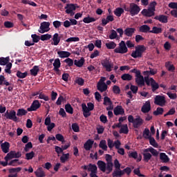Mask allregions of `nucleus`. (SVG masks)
Returning <instances> with one entry per match:
<instances>
[{
  "label": "nucleus",
  "mask_w": 177,
  "mask_h": 177,
  "mask_svg": "<svg viewBox=\"0 0 177 177\" xmlns=\"http://www.w3.org/2000/svg\"><path fill=\"white\" fill-rule=\"evenodd\" d=\"M97 165L102 172H106V162H103V160H98L97 162Z\"/></svg>",
  "instance_id": "obj_27"
},
{
  "label": "nucleus",
  "mask_w": 177,
  "mask_h": 177,
  "mask_svg": "<svg viewBox=\"0 0 177 177\" xmlns=\"http://www.w3.org/2000/svg\"><path fill=\"white\" fill-rule=\"evenodd\" d=\"M93 21H96V19H95L94 17H91L89 16L83 19V22L86 24H89V23H93Z\"/></svg>",
  "instance_id": "obj_40"
},
{
  "label": "nucleus",
  "mask_w": 177,
  "mask_h": 177,
  "mask_svg": "<svg viewBox=\"0 0 177 177\" xmlns=\"http://www.w3.org/2000/svg\"><path fill=\"white\" fill-rule=\"evenodd\" d=\"M30 75L33 77H37L38 73H39V67L38 66H34L32 69L30 71Z\"/></svg>",
  "instance_id": "obj_34"
},
{
  "label": "nucleus",
  "mask_w": 177,
  "mask_h": 177,
  "mask_svg": "<svg viewBox=\"0 0 177 177\" xmlns=\"http://www.w3.org/2000/svg\"><path fill=\"white\" fill-rule=\"evenodd\" d=\"M8 63H9V57H0V66H6V64Z\"/></svg>",
  "instance_id": "obj_45"
},
{
  "label": "nucleus",
  "mask_w": 177,
  "mask_h": 177,
  "mask_svg": "<svg viewBox=\"0 0 177 177\" xmlns=\"http://www.w3.org/2000/svg\"><path fill=\"white\" fill-rule=\"evenodd\" d=\"M38 98L39 99H42L43 100H45V102H48V100H49V97H48V95H46L45 94H44L41 91L39 94Z\"/></svg>",
  "instance_id": "obj_60"
},
{
  "label": "nucleus",
  "mask_w": 177,
  "mask_h": 177,
  "mask_svg": "<svg viewBox=\"0 0 177 177\" xmlns=\"http://www.w3.org/2000/svg\"><path fill=\"white\" fill-rule=\"evenodd\" d=\"M88 171L91 172V174H97V167L96 165L90 163L88 165Z\"/></svg>",
  "instance_id": "obj_30"
},
{
  "label": "nucleus",
  "mask_w": 177,
  "mask_h": 177,
  "mask_svg": "<svg viewBox=\"0 0 177 177\" xmlns=\"http://www.w3.org/2000/svg\"><path fill=\"white\" fill-rule=\"evenodd\" d=\"M141 15H142V16H145V17H151V16H154L156 13L154 12V10H152L150 8H145L142 10Z\"/></svg>",
  "instance_id": "obj_15"
},
{
  "label": "nucleus",
  "mask_w": 177,
  "mask_h": 177,
  "mask_svg": "<svg viewBox=\"0 0 177 177\" xmlns=\"http://www.w3.org/2000/svg\"><path fill=\"white\" fill-rule=\"evenodd\" d=\"M31 38L32 39L33 44H37V42H39V40L41 39V37H39L37 34L32 35Z\"/></svg>",
  "instance_id": "obj_49"
},
{
  "label": "nucleus",
  "mask_w": 177,
  "mask_h": 177,
  "mask_svg": "<svg viewBox=\"0 0 177 177\" xmlns=\"http://www.w3.org/2000/svg\"><path fill=\"white\" fill-rule=\"evenodd\" d=\"M160 160L163 162H169V158L167 156L165 153H160Z\"/></svg>",
  "instance_id": "obj_37"
},
{
  "label": "nucleus",
  "mask_w": 177,
  "mask_h": 177,
  "mask_svg": "<svg viewBox=\"0 0 177 177\" xmlns=\"http://www.w3.org/2000/svg\"><path fill=\"white\" fill-rule=\"evenodd\" d=\"M27 111L24 109H19L17 110V117H23V115H27Z\"/></svg>",
  "instance_id": "obj_44"
},
{
  "label": "nucleus",
  "mask_w": 177,
  "mask_h": 177,
  "mask_svg": "<svg viewBox=\"0 0 177 177\" xmlns=\"http://www.w3.org/2000/svg\"><path fill=\"white\" fill-rule=\"evenodd\" d=\"M95 109V104L92 102H88L86 104L82 103V109L83 112V115L84 118H88V117H91V111H93Z\"/></svg>",
  "instance_id": "obj_1"
},
{
  "label": "nucleus",
  "mask_w": 177,
  "mask_h": 177,
  "mask_svg": "<svg viewBox=\"0 0 177 177\" xmlns=\"http://www.w3.org/2000/svg\"><path fill=\"white\" fill-rule=\"evenodd\" d=\"M123 175L124 171L121 169H115L112 174L113 177H121Z\"/></svg>",
  "instance_id": "obj_32"
},
{
  "label": "nucleus",
  "mask_w": 177,
  "mask_h": 177,
  "mask_svg": "<svg viewBox=\"0 0 177 177\" xmlns=\"http://www.w3.org/2000/svg\"><path fill=\"white\" fill-rule=\"evenodd\" d=\"M129 132V129H128V124H123L120 127V129L119 131L120 133H124L125 135H128Z\"/></svg>",
  "instance_id": "obj_35"
},
{
  "label": "nucleus",
  "mask_w": 177,
  "mask_h": 177,
  "mask_svg": "<svg viewBox=\"0 0 177 177\" xmlns=\"http://www.w3.org/2000/svg\"><path fill=\"white\" fill-rule=\"evenodd\" d=\"M145 151H149L152 154V156H154V157H157V156H158V152L157 151V150L151 147L147 149H145Z\"/></svg>",
  "instance_id": "obj_36"
},
{
  "label": "nucleus",
  "mask_w": 177,
  "mask_h": 177,
  "mask_svg": "<svg viewBox=\"0 0 177 177\" xmlns=\"http://www.w3.org/2000/svg\"><path fill=\"white\" fill-rule=\"evenodd\" d=\"M122 13H124V9L122 8H118L114 10V15H115L117 17H121Z\"/></svg>",
  "instance_id": "obj_47"
},
{
  "label": "nucleus",
  "mask_w": 177,
  "mask_h": 177,
  "mask_svg": "<svg viewBox=\"0 0 177 177\" xmlns=\"http://www.w3.org/2000/svg\"><path fill=\"white\" fill-rule=\"evenodd\" d=\"M118 37V35L117 34V31L112 29L111 30V34L109 35V39H115Z\"/></svg>",
  "instance_id": "obj_54"
},
{
  "label": "nucleus",
  "mask_w": 177,
  "mask_h": 177,
  "mask_svg": "<svg viewBox=\"0 0 177 177\" xmlns=\"http://www.w3.org/2000/svg\"><path fill=\"white\" fill-rule=\"evenodd\" d=\"M130 15L133 17V16H136V15H139V12H140V7L138 6L135 3H130Z\"/></svg>",
  "instance_id": "obj_9"
},
{
  "label": "nucleus",
  "mask_w": 177,
  "mask_h": 177,
  "mask_svg": "<svg viewBox=\"0 0 177 177\" xmlns=\"http://www.w3.org/2000/svg\"><path fill=\"white\" fill-rule=\"evenodd\" d=\"M64 62L68 64V67H73L74 66V60L71 58L68 57Z\"/></svg>",
  "instance_id": "obj_61"
},
{
  "label": "nucleus",
  "mask_w": 177,
  "mask_h": 177,
  "mask_svg": "<svg viewBox=\"0 0 177 177\" xmlns=\"http://www.w3.org/2000/svg\"><path fill=\"white\" fill-rule=\"evenodd\" d=\"M100 149H102L104 151H107V142L105 140H102L99 144Z\"/></svg>",
  "instance_id": "obj_38"
},
{
  "label": "nucleus",
  "mask_w": 177,
  "mask_h": 177,
  "mask_svg": "<svg viewBox=\"0 0 177 177\" xmlns=\"http://www.w3.org/2000/svg\"><path fill=\"white\" fill-rule=\"evenodd\" d=\"M115 53H121L124 55V53H127L128 52V48L127 47V44L124 41H121L119 44V47L116 48L114 50Z\"/></svg>",
  "instance_id": "obj_4"
},
{
  "label": "nucleus",
  "mask_w": 177,
  "mask_h": 177,
  "mask_svg": "<svg viewBox=\"0 0 177 177\" xmlns=\"http://www.w3.org/2000/svg\"><path fill=\"white\" fill-rule=\"evenodd\" d=\"M129 158H134V160H136L138 158V152L137 151H130L129 153Z\"/></svg>",
  "instance_id": "obj_63"
},
{
  "label": "nucleus",
  "mask_w": 177,
  "mask_h": 177,
  "mask_svg": "<svg viewBox=\"0 0 177 177\" xmlns=\"http://www.w3.org/2000/svg\"><path fill=\"white\" fill-rule=\"evenodd\" d=\"M97 89L102 93V92H106L107 91V84L104 82H98L97 84Z\"/></svg>",
  "instance_id": "obj_17"
},
{
  "label": "nucleus",
  "mask_w": 177,
  "mask_h": 177,
  "mask_svg": "<svg viewBox=\"0 0 177 177\" xmlns=\"http://www.w3.org/2000/svg\"><path fill=\"white\" fill-rule=\"evenodd\" d=\"M50 38H52V35L49 34L42 35L40 37L41 41H49Z\"/></svg>",
  "instance_id": "obj_55"
},
{
  "label": "nucleus",
  "mask_w": 177,
  "mask_h": 177,
  "mask_svg": "<svg viewBox=\"0 0 177 177\" xmlns=\"http://www.w3.org/2000/svg\"><path fill=\"white\" fill-rule=\"evenodd\" d=\"M4 116L7 120H12L14 122H17L19 121V118L16 115V111L11 110V111H6L4 114Z\"/></svg>",
  "instance_id": "obj_5"
},
{
  "label": "nucleus",
  "mask_w": 177,
  "mask_h": 177,
  "mask_svg": "<svg viewBox=\"0 0 177 177\" xmlns=\"http://www.w3.org/2000/svg\"><path fill=\"white\" fill-rule=\"evenodd\" d=\"M57 55H59V57H61V59H64L66 57L68 58L71 56V53H70V52L63 50L58 51Z\"/></svg>",
  "instance_id": "obj_24"
},
{
  "label": "nucleus",
  "mask_w": 177,
  "mask_h": 177,
  "mask_svg": "<svg viewBox=\"0 0 177 177\" xmlns=\"http://www.w3.org/2000/svg\"><path fill=\"white\" fill-rule=\"evenodd\" d=\"M101 64L104 68L106 69V71L110 73L111 71V68H114V64L110 58H105L101 61Z\"/></svg>",
  "instance_id": "obj_3"
},
{
  "label": "nucleus",
  "mask_w": 177,
  "mask_h": 177,
  "mask_svg": "<svg viewBox=\"0 0 177 177\" xmlns=\"http://www.w3.org/2000/svg\"><path fill=\"white\" fill-rule=\"evenodd\" d=\"M12 63L11 62H8L6 64V68L4 70L5 73H7L8 74H11L12 73Z\"/></svg>",
  "instance_id": "obj_56"
},
{
  "label": "nucleus",
  "mask_w": 177,
  "mask_h": 177,
  "mask_svg": "<svg viewBox=\"0 0 177 177\" xmlns=\"http://www.w3.org/2000/svg\"><path fill=\"white\" fill-rule=\"evenodd\" d=\"M16 75L18 78L23 79V78H26L27 75H28V73H27V71L22 73L20 71H17Z\"/></svg>",
  "instance_id": "obj_41"
},
{
  "label": "nucleus",
  "mask_w": 177,
  "mask_h": 177,
  "mask_svg": "<svg viewBox=\"0 0 177 177\" xmlns=\"http://www.w3.org/2000/svg\"><path fill=\"white\" fill-rule=\"evenodd\" d=\"M103 104L104 106H107V104H109V106H112L113 105V102H111V100L110 99V97H104Z\"/></svg>",
  "instance_id": "obj_57"
},
{
  "label": "nucleus",
  "mask_w": 177,
  "mask_h": 177,
  "mask_svg": "<svg viewBox=\"0 0 177 177\" xmlns=\"http://www.w3.org/2000/svg\"><path fill=\"white\" fill-rule=\"evenodd\" d=\"M20 157H21V153H16L15 151H11L5 156L4 160L9 161V160H12V158H20Z\"/></svg>",
  "instance_id": "obj_8"
},
{
  "label": "nucleus",
  "mask_w": 177,
  "mask_h": 177,
  "mask_svg": "<svg viewBox=\"0 0 177 177\" xmlns=\"http://www.w3.org/2000/svg\"><path fill=\"white\" fill-rule=\"evenodd\" d=\"M106 174H111L113 171V167L114 165L113 162H106Z\"/></svg>",
  "instance_id": "obj_42"
},
{
  "label": "nucleus",
  "mask_w": 177,
  "mask_h": 177,
  "mask_svg": "<svg viewBox=\"0 0 177 177\" xmlns=\"http://www.w3.org/2000/svg\"><path fill=\"white\" fill-rule=\"evenodd\" d=\"M39 107H41V103L38 100H35L32 102L30 107L27 109V111H37Z\"/></svg>",
  "instance_id": "obj_11"
},
{
  "label": "nucleus",
  "mask_w": 177,
  "mask_h": 177,
  "mask_svg": "<svg viewBox=\"0 0 177 177\" xmlns=\"http://www.w3.org/2000/svg\"><path fill=\"white\" fill-rule=\"evenodd\" d=\"M93 146V140L89 139L84 144V149L86 151H89L92 149V147Z\"/></svg>",
  "instance_id": "obj_21"
},
{
  "label": "nucleus",
  "mask_w": 177,
  "mask_h": 177,
  "mask_svg": "<svg viewBox=\"0 0 177 177\" xmlns=\"http://www.w3.org/2000/svg\"><path fill=\"white\" fill-rule=\"evenodd\" d=\"M142 156L143 161H145V162H149V161L151 160V153H149V151L145 152V149L143 150Z\"/></svg>",
  "instance_id": "obj_25"
},
{
  "label": "nucleus",
  "mask_w": 177,
  "mask_h": 177,
  "mask_svg": "<svg viewBox=\"0 0 177 177\" xmlns=\"http://www.w3.org/2000/svg\"><path fill=\"white\" fill-rule=\"evenodd\" d=\"M143 74L146 77H150V75H156V74H157V71L149 68V71H144Z\"/></svg>",
  "instance_id": "obj_33"
},
{
  "label": "nucleus",
  "mask_w": 177,
  "mask_h": 177,
  "mask_svg": "<svg viewBox=\"0 0 177 177\" xmlns=\"http://www.w3.org/2000/svg\"><path fill=\"white\" fill-rule=\"evenodd\" d=\"M135 50L132 51L131 53V57H133V59H138V57H142L143 53L146 52V46L145 45H138L136 46Z\"/></svg>",
  "instance_id": "obj_2"
},
{
  "label": "nucleus",
  "mask_w": 177,
  "mask_h": 177,
  "mask_svg": "<svg viewBox=\"0 0 177 177\" xmlns=\"http://www.w3.org/2000/svg\"><path fill=\"white\" fill-rule=\"evenodd\" d=\"M151 34H161L162 32V28H158L157 26H153L152 30L150 31Z\"/></svg>",
  "instance_id": "obj_39"
},
{
  "label": "nucleus",
  "mask_w": 177,
  "mask_h": 177,
  "mask_svg": "<svg viewBox=\"0 0 177 177\" xmlns=\"http://www.w3.org/2000/svg\"><path fill=\"white\" fill-rule=\"evenodd\" d=\"M135 31H136L135 28H127L124 30V35H126L127 37H132L133 34H135Z\"/></svg>",
  "instance_id": "obj_22"
},
{
  "label": "nucleus",
  "mask_w": 177,
  "mask_h": 177,
  "mask_svg": "<svg viewBox=\"0 0 177 177\" xmlns=\"http://www.w3.org/2000/svg\"><path fill=\"white\" fill-rule=\"evenodd\" d=\"M72 129L73 132H78L80 131V126L77 123L72 124Z\"/></svg>",
  "instance_id": "obj_64"
},
{
  "label": "nucleus",
  "mask_w": 177,
  "mask_h": 177,
  "mask_svg": "<svg viewBox=\"0 0 177 177\" xmlns=\"http://www.w3.org/2000/svg\"><path fill=\"white\" fill-rule=\"evenodd\" d=\"M53 66H54V68H53L54 71L59 73V71H60V70L59 68H60V67L62 66L60 59L59 58L55 59L54 61V63L53 64Z\"/></svg>",
  "instance_id": "obj_20"
},
{
  "label": "nucleus",
  "mask_w": 177,
  "mask_h": 177,
  "mask_svg": "<svg viewBox=\"0 0 177 177\" xmlns=\"http://www.w3.org/2000/svg\"><path fill=\"white\" fill-rule=\"evenodd\" d=\"M155 20H158L160 23L167 24L168 23V17L164 15H157L154 17Z\"/></svg>",
  "instance_id": "obj_18"
},
{
  "label": "nucleus",
  "mask_w": 177,
  "mask_h": 177,
  "mask_svg": "<svg viewBox=\"0 0 177 177\" xmlns=\"http://www.w3.org/2000/svg\"><path fill=\"white\" fill-rule=\"evenodd\" d=\"M164 113V109L158 107L155 111H153V115H161Z\"/></svg>",
  "instance_id": "obj_51"
},
{
  "label": "nucleus",
  "mask_w": 177,
  "mask_h": 177,
  "mask_svg": "<svg viewBox=\"0 0 177 177\" xmlns=\"http://www.w3.org/2000/svg\"><path fill=\"white\" fill-rule=\"evenodd\" d=\"M77 4H74V3H68L66 4V6H65V12L67 15H71V16H74V10H76L77 9Z\"/></svg>",
  "instance_id": "obj_7"
},
{
  "label": "nucleus",
  "mask_w": 177,
  "mask_h": 177,
  "mask_svg": "<svg viewBox=\"0 0 177 177\" xmlns=\"http://www.w3.org/2000/svg\"><path fill=\"white\" fill-rule=\"evenodd\" d=\"M149 145H151V146H153V147H158V143H157L154 138L151 137L149 138Z\"/></svg>",
  "instance_id": "obj_50"
},
{
  "label": "nucleus",
  "mask_w": 177,
  "mask_h": 177,
  "mask_svg": "<svg viewBox=\"0 0 177 177\" xmlns=\"http://www.w3.org/2000/svg\"><path fill=\"white\" fill-rule=\"evenodd\" d=\"M80 41V37H69L66 40H65V42H78Z\"/></svg>",
  "instance_id": "obj_62"
},
{
  "label": "nucleus",
  "mask_w": 177,
  "mask_h": 177,
  "mask_svg": "<svg viewBox=\"0 0 177 177\" xmlns=\"http://www.w3.org/2000/svg\"><path fill=\"white\" fill-rule=\"evenodd\" d=\"M142 125H143V119H142L140 116H137V118H135L134 123L133 124V128H138Z\"/></svg>",
  "instance_id": "obj_19"
},
{
  "label": "nucleus",
  "mask_w": 177,
  "mask_h": 177,
  "mask_svg": "<svg viewBox=\"0 0 177 177\" xmlns=\"http://www.w3.org/2000/svg\"><path fill=\"white\" fill-rule=\"evenodd\" d=\"M1 150L3 153H9V149L10 147V144L8 142H5L1 145Z\"/></svg>",
  "instance_id": "obj_23"
},
{
  "label": "nucleus",
  "mask_w": 177,
  "mask_h": 177,
  "mask_svg": "<svg viewBox=\"0 0 177 177\" xmlns=\"http://www.w3.org/2000/svg\"><path fill=\"white\" fill-rule=\"evenodd\" d=\"M63 38V35H59V33H55L53 36V42L51 43L52 45H54L55 46H57L59 44H60V40Z\"/></svg>",
  "instance_id": "obj_12"
},
{
  "label": "nucleus",
  "mask_w": 177,
  "mask_h": 177,
  "mask_svg": "<svg viewBox=\"0 0 177 177\" xmlns=\"http://www.w3.org/2000/svg\"><path fill=\"white\" fill-rule=\"evenodd\" d=\"M151 86L153 92H156V91L160 88V85L156 82V80H154V79H153V77H151Z\"/></svg>",
  "instance_id": "obj_29"
},
{
  "label": "nucleus",
  "mask_w": 177,
  "mask_h": 177,
  "mask_svg": "<svg viewBox=\"0 0 177 177\" xmlns=\"http://www.w3.org/2000/svg\"><path fill=\"white\" fill-rule=\"evenodd\" d=\"M165 67L167 68L168 71H171V73L175 71V66H174V64H169V62H166Z\"/></svg>",
  "instance_id": "obj_53"
},
{
  "label": "nucleus",
  "mask_w": 177,
  "mask_h": 177,
  "mask_svg": "<svg viewBox=\"0 0 177 177\" xmlns=\"http://www.w3.org/2000/svg\"><path fill=\"white\" fill-rule=\"evenodd\" d=\"M115 115H124L125 114V110L122 108V106L118 105L113 109Z\"/></svg>",
  "instance_id": "obj_13"
},
{
  "label": "nucleus",
  "mask_w": 177,
  "mask_h": 177,
  "mask_svg": "<svg viewBox=\"0 0 177 177\" xmlns=\"http://www.w3.org/2000/svg\"><path fill=\"white\" fill-rule=\"evenodd\" d=\"M142 136L145 138V139L151 138V136H150V130L149 129H145Z\"/></svg>",
  "instance_id": "obj_52"
},
{
  "label": "nucleus",
  "mask_w": 177,
  "mask_h": 177,
  "mask_svg": "<svg viewBox=\"0 0 177 177\" xmlns=\"http://www.w3.org/2000/svg\"><path fill=\"white\" fill-rule=\"evenodd\" d=\"M35 175L37 177H45L46 176V174H45V171H44V169L42 167H39L36 171H35Z\"/></svg>",
  "instance_id": "obj_26"
},
{
  "label": "nucleus",
  "mask_w": 177,
  "mask_h": 177,
  "mask_svg": "<svg viewBox=\"0 0 177 177\" xmlns=\"http://www.w3.org/2000/svg\"><path fill=\"white\" fill-rule=\"evenodd\" d=\"M136 83L138 86H145V77H143L142 73L136 76Z\"/></svg>",
  "instance_id": "obj_14"
},
{
  "label": "nucleus",
  "mask_w": 177,
  "mask_h": 177,
  "mask_svg": "<svg viewBox=\"0 0 177 177\" xmlns=\"http://www.w3.org/2000/svg\"><path fill=\"white\" fill-rule=\"evenodd\" d=\"M106 46L107 49H115L117 44L114 41H111L109 43H106Z\"/></svg>",
  "instance_id": "obj_59"
},
{
  "label": "nucleus",
  "mask_w": 177,
  "mask_h": 177,
  "mask_svg": "<svg viewBox=\"0 0 177 177\" xmlns=\"http://www.w3.org/2000/svg\"><path fill=\"white\" fill-rule=\"evenodd\" d=\"M165 103H167V101L165 100V97L164 95H156L154 98V104H156V106L164 107Z\"/></svg>",
  "instance_id": "obj_6"
},
{
  "label": "nucleus",
  "mask_w": 177,
  "mask_h": 177,
  "mask_svg": "<svg viewBox=\"0 0 177 177\" xmlns=\"http://www.w3.org/2000/svg\"><path fill=\"white\" fill-rule=\"evenodd\" d=\"M33 157H35V153L32 151L30 153H26V160H32Z\"/></svg>",
  "instance_id": "obj_58"
},
{
  "label": "nucleus",
  "mask_w": 177,
  "mask_h": 177,
  "mask_svg": "<svg viewBox=\"0 0 177 177\" xmlns=\"http://www.w3.org/2000/svg\"><path fill=\"white\" fill-rule=\"evenodd\" d=\"M140 32H144L145 34H147V32H150L151 28L149 25H142L139 28Z\"/></svg>",
  "instance_id": "obj_28"
},
{
  "label": "nucleus",
  "mask_w": 177,
  "mask_h": 177,
  "mask_svg": "<svg viewBox=\"0 0 177 177\" xmlns=\"http://www.w3.org/2000/svg\"><path fill=\"white\" fill-rule=\"evenodd\" d=\"M65 110L68 114H73L74 113V109H73V106L70 104H65Z\"/></svg>",
  "instance_id": "obj_43"
},
{
  "label": "nucleus",
  "mask_w": 177,
  "mask_h": 177,
  "mask_svg": "<svg viewBox=\"0 0 177 177\" xmlns=\"http://www.w3.org/2000/svg\"><path fill=\"white\" fill-rule=\"evenodd\" d=\"M50 23L44 21L40 24L39 30H38L40 34H45V32H48V31L50 30Z\"/></svg>",
  "instance_id": "obj_10"
},
{
  "label": "nucleus",
  "mask_w": 177,
  "mask_h": 177,
  "mask_svg": "<svg viewBox=\"0 0 177 177\" xmlns=\"http://www.w3.org/2000/svg\"><path fill=\"white\" fill-rule=\"evenodd\" d=\"M68 158H70V153H63L60 157V161L62 162V164H64V162H66Z\"/></svg>",
  "instance_id": "obj_46"
},
{
  "label": "nucleus",
  "mask_w": 177,
  "mask_h": 177,
  "mask_svg": "<svg viewBox=\"0 0 177 177\" xmlns=\"http://www.w3.org/2000/svg\"><path fill=\"white\" fill-rule=\"evenodd\" d=\"M123 81H131L132 80V75L129 73H124L121 76Z\"/></svg>",
  "instance_id": "obj_48"
},
{
  "label": "nucleus",
  "mask_w": 177,
  "mask_h": 177,
  "mask_svg": "<svg viewBox=\"0 0 177 177\" xmlns=\"http://www.w3.org/2000/svg\"><path fill=\"white\" fill-rule=\"evenodd\" d=\"M151 110V104H150V101H147L141 108L142 113L146 114V113H149Z\"/></svg>",
  "instance_id": "obj_16"
},
{
  "label": "nucleus",
  "mask_w": 177,
  "mask_h": 177,
  "mask_svg": "<svg viewBox=\"0 0 177 177\" xmlns=\"http://www.w3.org/2000/svg\"><path fill=\"white\" fill-rule=\"evenodd\" d=\"M85 63V59L82 57L80 59H75L74 64L76 67H82Z\"/></svg>",
  "instance_id": "obj_31"
}]
</instances>
